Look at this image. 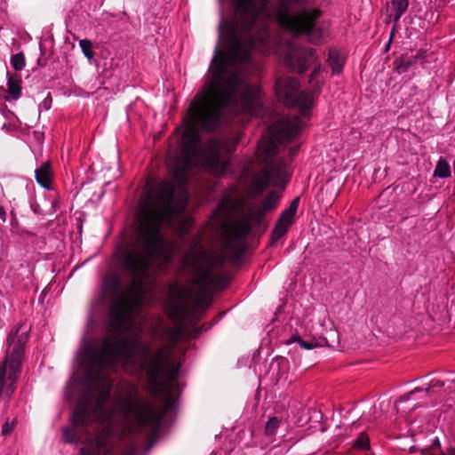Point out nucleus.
Returning <instances> with one entry per match:
<instances>
[{
	"label": "nucleus",
	"mask_w": 455,
	"mask_h": 455,
	"mask_svg": "<svg viewBox=\"0 0 455 455\" xmlns=\"http://www.w3.org/2000/svg\"><path fill=\"white\" fill-rule=\"evenodd\" d=\"M229 167V159H174L170 167L172 180L162 182L154 197L149 194L144 199L137 213L135 239L119 256L121 267L132 279L110 309L108 328L117 339L112 343L105 338L96 346L86 347L93 369L107 370L111 374L121 363L128 372L144 371L155 394L165 382L178 378L180 364L173 358V352L182 329H168L167 344L152 351L150 344L141 339L142 327L132 314L140 308L144 281L153 261L168 264L172 259V251L164 241L161 227L185 210L188 193L184 185L189 171L200 168L225 174Z\"/></svg>",
	"instance_id": "f257e3e1"
},
{
	"label": "nucleus",
	"mask_w": 455,
	"mask_h": 455,
	"mask_svg": "<svg viewBox=\"0 0 455 455\" xmlns=\"http://www.w3.org/2000/svg\"><path fill=\"white\" fill-rule=\"evenodd\" d=\"M235 20L231 44L227 52H219L212 61L211 79L197 92L188 110L180 145H185L190 133L196 134L195 148L201 138L198 127L212 132L220 122L223 111L234 116L242 113L259 116L262 112L260 90L243 80L228 66L251 63V51L261 54H279L292 71L304 73L315 62V49L294 44L271 35L268 24L275 21L281 28L295 35H305L313 44H320L323 28L317 27L322 11L307 0H278L272 6L268 0H231Z\"/></svg>",
	"instance_id": "f03ea898"
},
{
	"label": "nucleus",
	"mask_w": 455,
	"mask_h": 455,
	"mask_svg": "<svg viewBox=\"0 0 455 455\" xmlns=\"http://www.w3.org/2000/svg\"><path fill=\"white\" fill-rule=\"evenodd\" d=\"M280 196L270 191L261 204H248L241 212L237 221L230 228V236L225 238L218 251H208L199 246V242L193 241L194 250L187 255L195 278L191 283L199 287L195 297L190 288L176 283L171 286L170 293L174 299L170 307V317L177 322L184 321L190 313L197 311L206 302V291L218 281V274L229 257L232 238L244 239L253 228L260 225L265 215L275 210Z\"/></svg>",
	"instance_id": "7ed1b4c3"
},
{
	"label": "nucleus",
	"mask_w": 455,
	"mask_h": 455,
	"mask_svg": "<svg viewBox=\"0 0 455 455\" xmlns=\"http://www.w3.org/2000/svg\"><path fill=\"white\" fill-rule=\"evenodd\" d=\"M84 362L88 374L93 379L92 387L97 389L95 396L87 395L77 402L72 414V427H64L62 440L67 443H81V455H108L112 451L111 435L108 431H90L86 421L110 422L114 412L106 409L113 387V379L107 370L93 369L85 349Z\"/></svg>",
	"instance_id": "20e7f679"
},
{
	"label": "nucleus",
	"mask_w": 455,
	"mask_h": 455,
	"mask_svg": "<svg viewBox=\"0 0 455 455\" xmlns=\"http://www.w3.org/2000/svg\"><path fill=\"white\" fill-rule=\"evenodd\" d=\"M305 124L299 116H284L273 124L262 138L257 148L256 159L260 170L254 173L249 186V194L252 198L261 195L268 185L284 188L289 174L284 159H278V145L288 142L298 136Z\"/></svg>",
	"instance_id": "39448f33"
},
{
	"label": "nucleus",
	"mask_w": 455,
	"mask_h": 455,
	"mask_svg": "<svg viewBox=\"0 0 455 455\" xmlns=\"http://www.w3.org/2000/svg\"><path fill=\"white\" fill-rule=\"evenodd\" d=\"M118 393L120 396L116 399V403L124 418L130 420L131 430L143 434L147 442L143 448L137 442L131 443L123 455L148 453L158 436L162 416L152 403L139 395L138 388L134 384L131 382L120 384Z\"/></svg>",
	"instance_id": "423d86ee"
},
{
	"label": "nucleus",
	"mask_w": 455,
	"mask_h": 455,
	"mask_svg": "<svg viewBox=\"0 0 455 455\" xmlns=\"http://www.w3.org/2000/svg\"><path fill=\"white\" fill-rule=\"evenodd\" d=\"M275 92L277 99L289 107H298L299 115L309 117L314 105V94L308 92L299 91L298 81L290 76L276 78Z\"/></svg>",
	"instance_id": "0eeeda50"
},
{
	"label": "nucleus",
	"mask_w": 455,
	"mask_h": 455,
	"mask_svg": "<svg viewBox=\"0 0 455 455\" xmlns=\"http://www.w3.org/2000/svg\"><path fill=\"white\" fill-rule=\"evenodd\" d=\"M28 340V329L21 324L13 328L7 336L3 361L11 363L13 373L17 372L15 369H22Z\"/></svg>",
	"instance_id": "6e6552de"
},
{
	"label": "nucleus",
	"mask_w": 455,
	"mask_h": 455,
	"mask_svg": "<svg viewBox=\"0 0 455 455\" xmlns=\"http://www.w3.org/2000/svg\"><path fill=\"white\" fill-rule=\"evenodd\" d=\"M17 372L12 371L11 363L6 361L0 362V402L9 400L17 388V383L21 374V368L15 369Z\"/></svg>",
	"instance_id": "1a4fd4ad"
},
{
	"label": "nucleus",
	"mask_w": 455,
	"mask_h": 455,
	"mask_svg": "<svg viewBox=\"0 0 455 455\" xmlns=\"http://www.w3.org/2000/svg\"><path fill=\"white\" fill-rule=\"evenodd\" d=\"M299 204V197H295L291 201L290 206L281 213L271 234V238L274 242L282 238L288 232L290 227L294 223Z\"/></svg>",
	"instance_id": "9d476101"
},
{
	"label": "nucleus",
	"mask_w": 455,
	"mask_h": 455,
	"mask_svg": "<svg viewBox=\"0 0 455 455\" xmlns=\"http://www.w3.org/2000/svg\"><path fill=\"white\" fill-rule=\"evenodd\" d=\"M36 182L45 189L52 188V171L49 162H44L35 171Z\"/></svg>",
	"instance_id": "9b49d317"
},
{
	"label": "nucleus",
	"mask_w": 455,
	"mask_h": 455,
	"mask_svg": "<svg viewBox=\"0 0 455 455\" xmlns=\"http://www.w3.org/2000/svg\"><path fill=\"white\" fill-rule=\"evenodd\" d=\"M409 6L408 0H393L391 2V5L389 7V13L387 18L389 20H393L394 26L393 30H396L397 23L402 17V15L406 12Z\"/></svg>",
	"instance_id": "f8f14e48"
},
{
	"label": "nucleus",
	"mask_w": 455,
	"mask_h": 455,
	"mask_svg": "<svg viewBox=\"0 0 455 455\" xmlns=\"http://www.w3.org/2000/svg\"><path fill=\"white\" fill-rule=\"evenodd\" d=\"M7 93L6 99L8 100H16L21 94V78L20 76H9L7 81Z\"/></svg>",
	"instance_id": "ddd939ff"
},
{
	"label": "nucleus",
	"mask_w": 455,
	"mask_h": 455,
	"mask_svg": "<svg viewBox=\"0 0 455 455\" xmlns=\"http://www.w3.org/2000/svg\"><path fill=\"white\" fill-rule=\"evenodd\" d=\"M328 60L331 68L332 74L339 75L344 67V57L339 52V51L331 49L329 51Z\"/></svg>",
	"instance_id": "4468645a"
},
{
	"label": "nucleus",
	"mask_w": 455,
	"mask_h": 455,
	"mask_svg": "<svg viewBox=\"0 0 455 455\" xmlns=\"http://www.w3.org/2000/svg\"><path fill=\"white\" fill-rule=\"evenodd\" d=\"M423 455H455V448H448L443 451L440 447V441L435 438L432 445L423 448L421 451Z\"/></svg>",
	"instance_id": "2eb2a0df"
},
{
	"label": "nucleus",
	"mask_w": 455,
	"mask_h": 455,
	"mask_svg": "<svg viewBox=\"0 0 455 455\" xmlns=\"http://www.w3.org/2000/svg\"><path fill=\"white\" fill-rule=\"evenodd\" d=\"M443 386V382L439 379H432L429 382L428 388H415L414 390L411 391L410 393L406 394L405 395L401 396L399 399V402H403L409 400L413 395H415L418 392H422L426 395H428L429 390L433 389L435 387H442Z\"/></svg>",
	"instance_id": "dca6fc26"
},
{
	"label": "nucleus",
	"mask_w": 455,
	"mask_h": 455,
	"mask_svg": "<svg viewBox=\"0 0 455 455\" xmlns=\"http://www.w3.org/2000/svg\"><path fill=\"white\" fill-rule=\"evenodd\" d=\"M418 60V56H415L413 60L402 56L401 58H398L395 60L394 66L396 72L399 74L405 73L408 71L410 67L415 63Z\"/></svg>",
	"instance_id": "f3484780"
},
{
	"label": "nucleus",
	"mask_w": 455,
	"mask_h": 455,
	"mask_svg": "<svg viewBox=\"0 0 455 455\" xmlns=\"http://www.w3.org/2000/svg\"><path fill=\"white\" fill-rule=\"evenodd\" d=\"M451 167L446 160L440 158L434 171V176L445 179L451 176Z\"/></svg>",
	"instance_id": "a211bd4d"
},
{
	"label": "nucleus",
	"mask_w": 455,
	"mask_h": 455,
	"mask_svg": "<svg viewBox=\"0 0 455 455\" xmlns=\"http://www.w3.org/2000/svg\"><path fill=\"white\" fill-rule=\"evenodd\" d=\"M280 419L275 417H270L265 425L264 433L267 436H273L275 435L276 429L280 426Z\"/></svg>",
	"instance_id": "6ab92c4d"
},
{
	"label": "nucleus",
	"mask_w": 455,
	"mask_h": 455,
	"mask_svg": "<svg viewBox=\"0 0 455 455\" xmlns=\"http://www.w3.org/2000/svg\"><path fill=\"white\" fill-rule=\"evenodd\" d=\"M79 46L85 58L91 61L95 56L92 41L89 39H81L79 40Z\"/></svg>",
	"instance_id": "aec40b11"
},
{
	"label": "nucleus",
	"mask_w": 455,
	"mask_h": 455,
	"mask_svg": "<svg viewBox=\"0 0 455 455\" xmlns=\"http://www.w3.org/2000/svg\"><path fill=\"white\" fill-rule=\"evenodd\" d=\"M11 65L15 70H22L26 65L24 54L22 52H19L12 55L11 57Z\"/></svg>",
	"instance_id": "412c9836"
},
{
	"label": "nucleus",
	"mask_w": 455,
	"mask_h": 455,
	"mask_svg": "<svg viewBox=\"0 0 455 455\" xmlns=\"http://www.w3.org/2000/svg\"><path fill=\"white\" fill-rule=\"evenodd\" d=\"M353 447L361 450H368L370 448L369 436L364 433H361L355 441Z\"/></svg>",
	"instance_id": "4be33fe9"
},
{
	"label": "nucleus",
	"mask_w": 455,
	"mask_h": 455,
	"mask_svg": "<svg viewBox=\"0 0 455 455\" xmlns=\"http://www.w3.org/2000/svg\"><path fill=\"white\" fill-rule=\"evenodd\" d=\"M15 423L12 421L10 423L9 421H6L2 427V435H7L12 433V431L14 429Z\"/></svg>",
	"instance_id": "5701e85b"
},
{
	"label": "nucleus",
	"mask_w": 455,
	"mask_h": 455,
	"mask_svg": "<svg viewBox=\"0 0 455 455\" xmlns=\"http://www.w3.org/2000/svg\"><path fill=\"white\" fill-rule=\"evenodd\" d=\"M299 346H300V347H302L304 349L310 350V349L315 347L316 344L314 342H307V341H304L301 339V341L299 342Z\"/></svg>",
	"instance_id": "b1692460"
},
{
	"label": "nucleus",
	"mask_w": 455,
	"mask_h": 455,
	"mask_svg": "<svg viewBox=\"0 0 455 455\" xmlns=\"http://www.w3.org/2000/svg\"><path fill=\"white\" fill-rule=\"evenodd\" d=\"M301 341V339L299 335H293L291 336L287 341L286 343L288 345L291 344V343H294V342H298L299 344V342Z\"/></svg>",
	"instance_id": "393cba45"
},
{
	"label": "nucleus",
	"mask_w": 455,
	"mask_h": 455,
	"mask_svg": "<svg viewBox=\"0 0 455 455\" xmlns=\"http://www.w3.org/2000/svg\"><path fill=\"white\" fill-rule=\"evenodd\" d=\"M298 149H299L298 147H293L292 148H291L290 153H289V156L291 158L294 157L297 155Z\"/></svg>",
	"instance_id": "a878e982"
},
{
	"label": "nucleus",
	"mask_w": 455,
	"mask_h": 455,
	"mask_svg": "<svg viewBox=\"0 0 455 455\" xmlns=\"http://www.w3.org/2000/svg\"><path fill=\"white\" fill-rule=\"evenodd\" d=\"M321 69H322L321 66H317L316 68H315V69L311 75V79H313L314 76H317L321 72Z\"/></svg>",
	"instance_id": "bb28decb"
},
{
	"label": "nucleus",
	"mask_w": 455,
	"mask_h": 455,
	"mask_svg": "<svg viewBox=\"0 0 455 455\" xmlns=\"http://www.w3.org/2000/svg\"><path fill=\"white\" fill-rule=\"evenodd\" d=\"M0 220L4 221L5 220V211L2 206H0Z\"/></svg>",
	"instance_id": "cd10ccee"
},
{
	"label": "nucleus",
	"mask_w": 455,
	"mask_h": 455,
	"mask_svg": "<svg viewBox=\"0 0 455 455\" xmlns=\"http://www.w3.org/2000/svg\"><path fill=\"white\" fill-rule=\"evenodd\" d=\"M395 32V30H393V29H392V31H391V35H390L389 42H388V44H387V47H386V48H387V50L389 48V45H390V44H391V41H392V38H393V36H394Z\"/></svg>",
	"instance_id": "c85d7f7f"
},
{
	"label": "nucleus",
	"mask_w": 455,
	"mask_h": 455,
	"mask_svg": "<svg viewBox=\"0 0 455 455\" xmlns=\"http://www.w3.org/2000/svg\"><path fill=\"white\" fill-rule=\"evenodd\" d=\"M220 36H221V23L219 25Z\"/></svg>",
	"instance_id": "c756f323"
},
{
	"label": "nucleus",
	"mask_w": 455,
	"mask_h": 455,
	"mask_svg": "<svg viewBox=\"0 0 455 455\" xmlns=\"http://www.w3.org/2000/svg\"><path fill=\"white\" fill-rule=\"evenodd\" d=\"M3 296H4L3 292L0 291V297H3Z\"/></svg>",
	"instance_id": "7c9ffc66"
}]
</instances>
